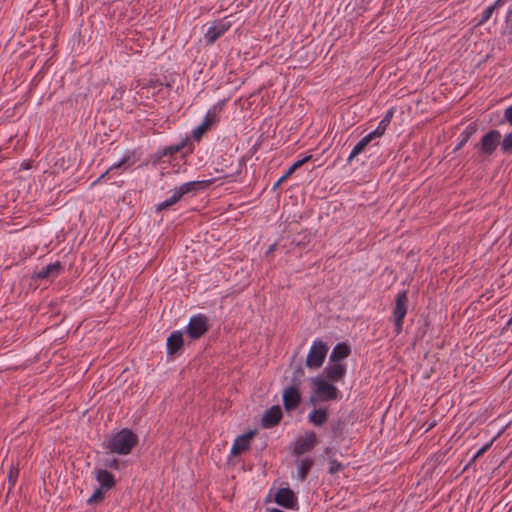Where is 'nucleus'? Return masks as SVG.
<instances>
[{
    "mask_svg": "<svg viewBox=\"0 0 512 512\" xmlns=\"http://www.w3.org/2000/svg\"><path fill=\"white\" fill-rule=\"evenodd\" d=\"M105 467L112 468L115 470H118L120 468V462L116 458L113 459H107L104 462Z\"/></svg>",
    "mask_w": 512,
    "mask_h": 512,
    "instance_id": "33",
    "label": "nucleus"
},
{
    "mask_svg": "<svg viewBox=\"0 0 512 512\" xmlns=\"http://www.w3.org/2000/svg\"><path fill=\"white\" fill-rule=\"evenodd\" d=\"M107 490L102 489L101 487L97 488L92 496L87 500L88 504H95L102 502L104 500V494Z\"/></svg>",
    "mask_w": 512,
    "mask_h": 512,
    "instance_id": "28",
    "label": "nucleus"
},
{
    "mask_svg": "<svg viewBox=\"0 0 512 512\" xmlns=\"http://www.w3.org/2000/svg\"><path fill=\"white\" fill-rule=\"evenodd\" d=\"M504 118L510 123L512 126V105L509 106L504 112Z\"/></svg>",
    "mask_w": 512,
    "mask_h": 512,
    "instance_id": "36",
    "label": "nucleus"
},
{
    "mask_svg": "<svg viewBox=\"0 0 512 512\" xmlns=\"http://www.w3.org/2000/svg\"><path fill=\"white\" fill-rule=\"evenodd\" d=\"M283 417L282 410L279 405H274L266 410L261 419V425L265 429H270L279 424Z\"/></svg>",
    "mask_w": 512,
    "mask_h": 512,
    "instance_id": "11",
    "label": "nucleus"
},
{
    "mask_svg": "<svg viewBox=\"0 0 512 512\" xmlns=\"http://www.w3.org/2000/svg\"><path fill=\"white\" fill-rule=\"evenodd\" d=\"M393 115H394V110L389 109L386 112L385 116L382 118V120L379 122L376 129H374L373 131L368 133V135H371V138L373 140L384 135L385 131L387 130V127L390 125V123L392 121Z\"/></svg>",
    "mask_w": 512,
    "mask_h": 512,
    "instance_id": "19",
    "label": "nucleus"
},
{
    "mask_svg": "<svg viewBox=\"0 0 512 512\" xmlns=\"http://www.w3.org/2000/svg\"><path fill=\"white\" fill-rule=\"evenodd\" d=\"M216 121L215 114L210 110L205 115L202 123L192 131V137L195 141H200L203 134L210 128V126Z\"/></svg>",
    "mask_w": 512,
    "mask_h": 512,
    "instance_id": "17",
    "label": "nucleus"
},
{
    "mask_svg": "<svg viewBox=\"0 0 512 512\" xmlns=\"http://www.w3.org/2000/svg\"><path fill=\"white\" fill-rule=\"evenodd\" d=\"M181 148H182V146H179V145L168 147V148H166L164 155H167V154L172 155V154L178 152Z\"/></svg>",
    "mask_w": 512,
    "mask_h": 512,
    "instance_id": "37",
    "label": "nucleus"
},
{
    "mask_svg": "<svg viewBox=\"0 0 512 512\" xmlns=\"http://www.w3.org/2000/svg\"><path fill=\"white\" fill-rule=\"evenodd\" d=\"M230 27L231 23L229 21L221 20L214 22V24L208 28L204 35L206 42L213 44L218 38L227 32Z\"/></svg>",
    "mask_w": 512,
    "mask_h": 512,
    "instance_id": "10",
    "label": "nucleus"
},
{
    "mask_svg": "<svg viewBox=\"0 0 512 512\" xmlns=\"http://www.w3.org/2000/svg\"><path fill=\"white\" fill-rule=\"evenodd\" d=\"M312 159V155H307L302 159L295 161L283 174V176L274 184V188H277L283 181L289 178L297 169L302 167L305 163Z\"/></svg>",
    "mask_w": 512,
    "mask_h": 512,
    "instance_id": "24",
    "label": "nucleus"
},
{
    "mask_svg": "<svg viewBox=\"0 0 512 512\" xmlns=\"http://www.w3.org/2000/svg\"><path fill=\"white\" fill-rule=\"evenodd\" d=\"M304 375L305 374H304L303 369L300 366H298L293 373V377H292L293 384L299 386L303 381Z\"/></svg>",
    "mask_w": 512,
    "mask_h": 512,
    "instance_id": "30",
    "label": "nucleus"
},
{
    "mask_svg": "<svg viewBox=\"0 0 512 512\" xmlns=\"http://www.w3.org/2000/svg\"><path fill=\"white\" fill-rule=\"evenodd\" d=\"M350 352V347L346 343H338L330 354V362L339 363V361L347 358L350 355Z\"/></svg>",
    "mask_w": 512,
    "mask_h": 512,
    "instance_id": "20",
    "label": "nucleus"
},
{
    "mask_svg": "<svg viewBox=\"0 0 512 512\" xmlns=\"http://www.w3.org/2000/svg\"><path fill=\"white\" fill-rule=\"evenodd\" d=\"M312 384L314 385V394L310 399L311 402H328L338 399V388L329 383L327 380L320 377H315L312 379Z\"/></svg>",
    "mask_w": 512,
    "mask_h": 512,
    "instance_id": "2",
    "label": "nucleus"
},
{
    "mask_svg": "<svg viewBox=\"0 0 512 512\" xmlns=\"http://www.w3.org/2000/svg\"><path fill=\"white\" fill-rule=\"evenodd\" d=\"M254 432L250 431L243 435L238 436L231 447V454L238 456L250 447V440L253 438Z\"/></svg>",
    "mask_w": 512,
    "mask_h": 512,
    "instance_id": "13",
    "label": "nucleus"
},
{
    "mask_svg": "<svg viewBox=\"0 0 512 512\" xmlns=\"http://www.w3.org/2000/svg\"><path fill=\"white\" fill-rule=\"evenodd\" d=\"M328 350L329 347L324 341L319 339L315 340L307 354L306 366L310 369L320 368L325 361Z\"/></svg>",
    "mask_w": 512,
    "mask_h": 512,
    "instance_id": "4",
    "label": "nucleus"
},
{
    "mask_svg": "<svg viewBox=\"0 0 512 512\" xmlns=\"http://www.w3.org/2000/svg\"><path fill=\"white\" fill-rule=\"evenodd\" d=\"M332 431L335 436H341L343 433V423L338 421L337 423L332 425Z\"/></svg>",
    "mask_w": 512,
    "mask_h": 512,
    "instance_id": "34",
    "label": "nucleus"
},
{
    "mask_svg": "<svg viewBox=\"0 0 512 512\" xmlns=\"http://www.w3.org/2000/svg\"><path fill=\"white\" fill-rule=\"evenodd\" d=\"M501 150L505 154H511L512 153V132L505 135L501 142Z\"/></svg>",
    "mask_w": 512,
    "mask_h": 512,
    "instance_id": "29",
    "label": "nucleus"
},
{
    "mask_svg": "<svg viewBox=\"0 0 512 512\" xmlns=\"http://www.w3.org/2000/svg\"><path fill=\"white\" fill-rule=\"evenodd\" d=\"M432 427H433V424L428 423V427H427V429H426V430L428 431V430H429L430 428H432Z\"/></svg>",
    "mask_w": 512,
    "mask_h": 512,
    "instance_id": "40",
    "label": "nucleus"
},
{
    "mask_svg": "<svg viewBox=\"0 0 512 512\" xmlns=\"http://www.w3.org/2000/svg\"><path fill=\"white\" fill-rule=\"evenodd\" d=\"M94 473H95V478L98 481V483L100 484V487L102 489L110 490L115 486V484H116L115 477L108 470L95 469Z\"/></svg>",
    "mask_w": 512,
    "mask_h": 512,
    "instance_id": "16",
    "label": "nucleus"
},
{
    "mask_svg": "<svg viewBox=\"0 0 512 512\" xmlns=\"http://www.w3.org/2000/svg\"><path fill=\"white\" fill-rule=\"evenodd\" d=\"M136 162V159L134 157V152H128L126 155L123 156V158L117 162V163H114L113 165H111L104 173H102L93 183H92V186L93 185H96L102 181H104L108 174L115 170V169H119V168H124V169H127L128 167L134 165Z\"/></svg>",
    "mask_w": 512,
    "mask_h": 512,
    "instance_id": "12",
    "label": "nucleus"
},
{
    "mask_svg": "<svg viewBox=\"0 0 512 512\" xmlns=\"http://www.w3.org/2000/svg\"><path fill=\"white\" fill-rule=\"evenodd\" d=\"M432 427H433V424L428 423V427H427V429H426V430L428 431V430H429L430 428H432Z\"/></svg>",
    "mask_w": 512,
    "mask_h": 512,
    "instance_id": "41",
    "label": "nucleus"
},
{
    "mask_svg": "<svg viewBox=\"0 0 512 512\" xmlns=\"http://www.w3.org/2000/svg\"><path fill=\"white\" fill-rule=\"evenodd\" d=\"M477 131V126L473 123L469 124L460 134V141L455 147V150L461 149Z\"/></svg>",
    "mask_w": 512,
    "mask_h": 512,
    "instance_id": "26",
    "label": "nucleus"
},
{
    "mask_svg": "<svg viewBox=\"0 0 512 512\" xmlns=\"http://www.w3.org/2000/svg\"><path fill=\"white\" fill-rule=\"evenodd\" d=\"M494 11L495 9L492 5L488 6L482 13L481 18L478 21V25H483L484 23H486L491 18Z\"/></svg>",
    "mask_w": 512,
    "mask_h": 512,
    "instance_id": "31",
    "label": "nucleus"
},
{
    "mask_svg": "<svg viewBox=\"0 0 512 512\" xmlns=\"http://www.w3.org/2000/svg\"><path fill=\"white\" fill-rule=\"evenodd\" d=\"M408 293L406 290L400 291L395 297V306L390 319L394 322V333L399 335L403 330L404 318L408 311Z\"/></svg>",
    "mask_w": 512,
    "mask_h": 512,
    "instance_id": "3",
    "label": "nucleus"
},
{
    "mask_svg": "<svg viewBox=\"0 0 512 512\" xmlns=\"http://www.w3.org/2000/svg\"><path fill=\"white\" fill-rule=\"evenodd\" d=\"M209 328V318L205 314L199 313L190 318L187 325V334L191 339H199Z\"/></svg>",
    "mask_w": 512,
    "mask_h": 512,
    "instance_id": "5",
    "label": "nucleus"
},
{
    "mask_svg": "<svg viewBox=\"0 0 512 512\" xmlns=\"http://www.w3.org/2000/svg\"><path fill=\"white\" fill-rule=\"evenodd\" d=\"M297 476L300 480H305L312 466L314 465V460L311 457H305L301 459H297Z\"/></svg>",
    "mask_w": 512,
    "mask_h": 512,
    "instance_id": "22",
    "label": "nucleus"
},
{
    "mask_svg": "<svg viewBox=\"0 0 512 512\" xmlns=\"http://www.w3.org/2000/svg\"><path fill=\"white\" fill-rule=\"evenodd\" d=\"M373 139L371 138V135H366L364 136L355 146L354 148L352 149L350 155L348 156L347 158V162L348 163H351L352 160L357 157L359 154H361L365 148L367 147V145L372 141Z\"/></svg>",
    "mask_w": 512,
    "mask_h": 512,
    "instance_id": "25",
    "label": "nucleus"
},
{
    "mask_svg": "<svg viewBox=\"0 0 512 512\" xmlns=\"http://www.w3.org/2000/svg\"><path fill=\"white\" fill-rule=\"evenodd\" d=\"M501 133L498 130H490L486 133L476 145L479 152L483 155H492L497 147L501 145Z\"/></svg>",
    "mask_w": 512,
    "mask_h": 512,
    "instance_id": "6",
    "label": "nucleus"
},
{
    "mask_svg": "<svg viewBox=\"0 0 512 512\" xmlns=\"http://www.w3.org/2000/svg\"><path fill=\"white\" fill-rule=\"evenodd\" d=\"M512 325V316L510 317V319L507 321L506 323V326L503 328V329H506L508 326Z\"/></svg>",
    "mask_w": 512,
    "mask_h": 512,
    "instance_id": "39",
    "label": "nucleus"
},
{
    "mask_svg": "<svg viewBox=\"0 0 512 512\" xmlns=\"http://www.w3.org/2000/svg\"><path fill=\"white\" fill-rule=\"evenodd\" d=\"M324 373L328 380L332 382H339L346 374V365L332 362V364L328 365L324 369Z\"/></svg>",
    "mask_w": 512,
    "mask_h": 512,
    "instance_id": "14",
    "label": "nucleus"
},
{
    "mask_svg": "<svg viewBox=\"0 0 512 512\" xmlns=\"http://www.w3.org/2000/svg\"><path fill=\"white\" fill-rule=\"evenodd\" d=\"M343 465L337 461L336 459H330L329 460V469L328 472L330 474H336L337 472L343 470Z\"/></svg>",
    "mask_w": 512,
    "mask_h": 512,
    "instance_id": "32",
    "label": "nucleus"
},
{
    "mask_svg": "<svg viewBox=\"0 0 512 512\" xmlns=\"http://www.w3.org/2000/svg\"><path fill=\"white\" fill-rule=\"evenodd\" d=\"M138 444V436L129 428H123L111 435L104 446L110 453L128 455Z\"/></svg>",
    "mask_w": 512,
    "mask_h": 512,
    "instance_id": "1",
    "label": "nucleus"
},
{
    "mask_svg": "<svg viewBox=\"0 0 512 512\" xmlns=\"http://www.w3.org/2000/svg\"><path fill=\"white\" fill-rule=\"evenodd\" d=\"M182 198V196L180 195V193L177 191L176 188L173 189V192H172V195L170 196V198H168L167 200L159 203L157 206H156V210L158 212L162 211V210H165L167 209L168 207L176 204L177 202L180 201V199Z\"/></svg>",
    "mask_w": 512,
    "mask_h": 512,
    "instance_id": "27",
    "label": "nucleus"
},
{
    "mask_svg": "<svg viewBox=\"0 0 512 512\" xmlns=\"http://www.w3.org/2000/svg\"><path fill=\"white\" fill-rule=\"evenodd\" d=\"M317 444V437L315 432L308 431L304 434V436H301L297 438L293 443V454L297 457L310 452L314 449V447Z\"/></svg>",
    "mask_w": 512,
    "mask_h": 512,
    "instance_id": "7",
    "label": "nucleus"
},
{
    "mask_svg": "<svg viewBox=\"0 0 512 512\" xmlns=\"http://www.w3.org/2000/svg\"><path fill=\"white\" fill-rule=\"evenodd\" d=\"M167 354L175 355L183 347V335L181 331H173L167 338Z\"/></svg>",
    "mask_w": 512,
    "mask_h": 512,
    "instance_id": "15",
    "label": "nucleus"
},
{
    "mask_svg": "<svg viewBox=\"0 0 512 512\" xmlns=\"http://www.w3.org/2000/svg\"><path fill=\"white\" fill-rule=\"evenodd\" d=\"M328 420V411L326 408L314 409L308 414V421L314 426H322Z\"/></svg>",
    "mask_w": 512,
    "mask_h": 512,
    "instance_id": "21",
    "label": "nucleus"
},
{
    "mask_svg": "<svg viewBox=\"0 0 512 512\" xmlns=\"http://www.w3.org/2000/svg\"><path fill=\"white\" fill-rule=\"evenodd\" d=\"M492 442L484 445L483 447H481L477 452L476 454L473 456V460H476L477 458H479L480 456H482L491 446Z\"/></svg>",
    "mask_w": 512,
    "mask_h": 512,
    "instance_id": "35",
    "label": "nucleus"
},
{
    "mask_svg": "<svg viewBox=\"0 0 512 512\" xmlns=\"http://www.w3.org/2000/svg\"><path fill=\"white\" fill-rule=\"evenodd\" d=\"M62 269V265L59 261L50 263L43 267L36 275L38 279H46L49 277H57Z\"/></svg>",
    "mask_w": 512,
    "mask_h": 512,
    "instance_id": "23",
    "label": "nucleus"
},
{
    "mask_svg": "<svg viewBox=\"0 0 512 512\" xmlns=\"http://www.w3.org/2000/svg\"><path fill=\"white\" fill-rule=\"evenodd\" d=\"M211 184L212 180L190 181L180 185L179 187H176V189L183 197L184 195L195 192L198 189L206 188Z\"/></svg>",
    "mask_w": 512,
    "mask_h": 512,
    "instance_id": "18",
    "label": "nucleus"
},
{
    "mask_svg": "<svg viewBox=\"0 0 512 512\" xmlns=\"http://www.w3.org/2000/svg\"><path fill=\"white\" fill-rule=\"evenodd\" d=\"M274 501L285 509H296L298 499L290 488H280L274 495Z\"/></svg>",
    "mask_w": 512,
    "mask_h": 512,
    "instance_id": "8",
    "label": "nucleus"
},
{
    "mask_svg": "<svg viewBox=\"0 0 512 512\" xmlns=\"http://www.w3.org/2000/svg\"><path fill=\"white\" fill-rule=\"evenodd\" d=\"M505 3V0H496L492 6L494 7V9H498L499 7H501L502 5H504Z\"/></svg>",
    "mask_w": 512,
    "mask_h": 512,
    "instance_id": "38",
    "label": "nucleus"
},
{
    "mask_svg": "<svg viewBox=\"0 0 512 512\" xmlns=\"http://www.w3.org/2000/svg\"><path fill=\"white\" fill-rule=\"evenodd\" d=\"M283 405L287 411H291L298 407L301 402V394L299 391V386L291 385L284 389L283 391Z\"/></svg>",
    "mask_w": 512,
    "mask_h": 512,
    "instance_id": "9",
    "label": "nucleus"
}]
</instances>
